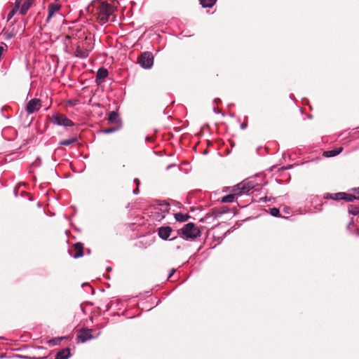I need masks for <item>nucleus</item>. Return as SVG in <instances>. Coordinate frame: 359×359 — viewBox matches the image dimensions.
Listing matches in <instances>:
<instances>
[{
  "mask_svg": "<svg viewBox=\"0 0 359 359\" xmlns=\"http://www.w3.org/2000/svg\"><path fill=\"white\" fill-rule=\"evenodd\" d=\"M41 107V100L39 99L30 100L26 106V111L29 114H32L40 109Z\"/></svg>",
  "mask_w": 359,
  "mask_h": 359,
  "instance_id": "0eeeda50",
  "label": "nucleus"
},
{
  "mask_svg": "<svg viewBox=\"0 0 359 359\" xmlns=\"http://www.w3.org/2000/svg\"><path fill=\"white\" fill-rule=\"evenodd\" d=\"M182 237L185 240L194 239L201 234L200 230L194 223H188L181 229Z\"/></svg>",
  "mask_w": 359,
  "mask_h": 359,
  "instance_id": "f257e3e1",
  "label": "nucleus"
},
{
  "mask_svg": "<svg viewBox=\"0 0 359 359\" xmlns=\"http://www.w3.org/2000/svg\"><path fill=\"white\" fill-rule=\"evenodd\" d=\"M60 9V6L57 4H51L48 6V15L47 18V21L48 22L50 19L53 16V15L57 12Z\"/></svg>",
  "mask_w": 359,
  "mask_h": 359,
  "instance_id": "ddd939ff",
  "label": "nucleus"
},
{
  "mask_svg": "<svg viewBox=\"0 0 359 359\" xmlns=\"http://www.w3.org/2000/svg\"><path fill=\"white\" fill-rule=\"evenodd\" d=\"M76 141H77V139L76 137H72L70 139L62 140L60 142V144L63 145V146H69V145L76 142Z\"/></svg>",
  "mask_w": 359,
  "mask_h": 359,
  "instance_id": "4be33fe9",
  "label": "nucleus"
},
{
  "mask_svg": "<svg viewBox=\"0 0 359 359\" xmlns=\"http://www.w3.org/2000/svg\"><path fill=\"white\" fill-rule=\"evenodd\" d=\"M90 51V49L79 45L75 50L74 55L82 59L86 58L89 55Z\"/></svg>",
  "mask_w": 359,
  "mask_h": 359,
  "instance_id": "1a4fd4ad",
  "label": "nucleus"
},
{
  "mask_svg": "<svg viewBox=\"0 0 359 359\" xmlns=\"http://www.w3.org/2000/svg\"><path fill=\"white\" fill-rule=\"evenodd\" d=\"M139 193V189L137 188L133 190V194H137Z\"/></svg>",
  "mask_w": 359,
  "mask_h": 359,
  "instance_id": "2f4dec72",
  "label": "nucleus"
},
{
  "mask_svg": "<svg viewBox=\"0 0 359 359\" xmlns=\"http://www.w3.org/2000/svg\"><path fill=\"white\" fill-rule=\"evenodd\" d=\"M346 196V193L344 192H338V193H335V194H330V193H327L324 195V198H331V199H333V200H335V201H340V200H343V198H344V197Z\"/></svg>",
  "mask_w": 359,
  "mask_h": 359,
  "instance_id": "9b49d317",
  "label": "nucleus"
},
{
  "mask_svg": "<svg viewBox=\"0 0 359 359\" xmlns=\"http://www.w3.org/2000/svg\"><path fill=\"white\" fill-rule=\"evenodd\" d=\"M18 11V8H13V9L9 12L7 16V21H9L12 19V18L15 15V14Z\"/></svg>",
  "mask_w": 359,
  "mask_h": 359,
  "instance_id": "393cba45",
  "label": "nucleus"
},
{
  "mask_svg": "<svg viewBox=\"0 0 359 359\" xmlns=\"http://www.w3.org/2000/svg\"><path fill=\"white\" fill-rule=\"evenodd\" d=\"M114 131H116L115 128H109V129L104 130L103 133L105 134H109V133H113Z\"/></svg>",
  "mask_w": 359,
  "mask_h": 359,
  "instance_id": "bb28decb",
  "label": "nucleus"
},
{
  "mask_svg": "<svg viewBox=\"0 0 359 359\" xmlns=\"http://www.w3.org/2000/svg\"><path fill=\"white\" fill-rule=\"evenodd\" d=\"M77 337L81 342L84 343L86 341L90 340L93 338L92 330L83 329L79 331Z\"/></svg>",
  "mask_w": 359,
  "mask_h": 359,
  "instance_id": "6e6552de",
  "label": "nucleus"
},
{
  "mask_svg": "<svg viewBox=\"0 0 359 359\" xmlns=\"http://www.w3.org/2000/svg\"><path fill=\"white\" fill-rule=\"evenodd\" d=\"M50 121L53 124L65 127H72L74 123L68 118L65 114L55 113L52 115Z\"/></svg>",
  "mask_w": 359,
  "mask_h": 359,
  "instance_id": "7ed1b4c3",
  "label": "nucleus"
},
{
  "mask_svg": "<svg viewBox=\"0 0 359 359\" xmlns=\"http://www.w3.org/2000/svg\"><path fill=\"white\" fill-rule=\"evenodd\" d=\"M70 355V349L63 348L57 353L55 359H68Z\"/></svg>",
  "mask_w": 359,
  "mask_h": 359,
  "instance_id": "4468645a",
  "label": "nucleus"
},
{
  "mask_svg": "<svg viewBox=\"0 0 359 359\" xmlns=\"http://www.w3.org/2000/svg\"><path fill=\"white\" fill-rule=\"evenodd\" d=\"M354 195H355L357 199H359V187L353 189Z\"/></svg>",
  "mask_w": 359,
  "mask_h": 359,
  "instance_id": "cd10ccee",
  "label": "nucleus"
},
{
  "mask_svg": "<svg viewBox=\"0 0 359 359\" xmlns=\"http://www.w3.org/2000/svg\"><path fill=\"white\" fill-rule=\"evenodd\" d=\"M68 102L70 105L74 106L77 104L78 101L76 100H69Z\"/></svg>",
  "mask_w": 359,
  "mask_h": 359,
  "instance_id": "c756f323",
  "label": "nucleus"
},
{
  "mask_svg": "<svg viewBox=\"0 0 359 359\" xmlns=\"http://www.w3.org/2000/svg\"><path fill=\"white\" fill-rule=\"evenodd\" d=\"M260 201H266V197H264V198H261L259 199Z\"/></svg>",
  "mask_w": 359,
  "mask_h": 359,
  "instance_id": "473e14b6",
  "label": "nucleus"
},
{
  "mask_svg": "<svg viewBox=\"0 0 359 359\" xmlns=\"http://www.w3.org/2000/svg\"><path fill=\"white\" fill-rule=\"evenodd\" d=\"M344 198H343V200H344L346 201H350V202L353 201L355 199H357L355 195L351 194H346V196Z\"/></svg>",
  "mask_w": 359,
  "mask_h": 359,
  "instance_id": "b1692460",
  "label": "nucleus"
},
{
  "mask_svg": "<svg viewBox=\"0 0 359 359\" xmlns=\"http://www.w3.org/2000/svg\"><path fill=\"white\" fill-rule=\"evenodd\" d=\"M270 213L273 217H278L279 215L280 211L276 208H273L270 210Z\"/></svg>",
  "mask_w": 359,
  "mask_h": 359,
  "instance_id": "a878e982",
  "label": "nucleus"
},
{
  "mask_svg": "<svg viewBox=\"0 0 359 359\" xmlns=\"http://www.w3.org/2000/svg\"><path fill=\"white\" fill-rule=\"evenodd\" d=\"M75 254L72 256L74 258H79L83 255V245L81 243H76L74 246Z\"/></svg>",
  "mask_w": 359,
  "mask_h": 359,
  "instance_id": "2eb2a0df",
  "label": "nucleus"
},
{
  "mask_svg": "<svg viewBox=\"0 0 359 359\" xmlns=\"http://www.w3.org/2000/svg\"><path fill=\"white\" fill-rule=\"evenodd\" d=\"M108 70L105 68H100L97 70V75H96V82L100 83L104 79H106L108 76Z\"/></svg>",
  "mask_w": 359,
  "mask_h": 359,
  "instance_id": "f8f14e48",
  "label": "nucleus"
},
{
  "mask_svg": "<svg viewBox=\"0 0 359 359\" xmlns=\"http://www.w3.org/2000/svg\"><path fill=\"white\" fill-rule=\"evenodd\" d=\"M112 11V7L107 3H102L99 6L97 15L101 24H104L109 20Z\"/></svg>",
  "mask_w": 359,
  "mask_h": 359,
  "instance_id": "f03ea898",
  "label": "nucleus"
},
{
  "mask_svg": "<svg viewBox=\"0 0 359 359\" xmlns=\"http://www.w3.org/2000/svg\"><path fill=\"white\" fill-rule=\"evenodd\" d=\"M172 232V229L170 226L160 227L158 231V234L160 238L163 240H167Z\"/></svg>",
  "mask_w": 359,
  "mask_h": 359,
  "instance_id": "9d476101",
  "label": "nucleus"
},
{
  "mask_svg": "<svg viewBox=\"0 0 359 359\" xmlns=\"http://www.w3.org/2000/svg\"><path fill=\"white\" fill-rule=\"evenodd\" d=\"M134 181H135V183H137V185L138 186L139 184H140L139 180L137 179H135Z\"/></svg>",
  "mask_w": 359,
  "mask_h": 359,
  "instance_id": "72a5a7b5",
  "label": "nucleus"
},
{
  "mask_svg": "<svg viewBox=\"0 0 359 359\" xmlns=\"http://www.w3.org/2000/svg\"><path fill=\"white\" fill-rule=\"evenodd\" d=\"M241 128H245V125H243H243L241 126Z\"/></svg>",
  "mask_w": 359,
  "mask_h": 359,
  "instance_id": "c9c22d12",
  "label": "nucleus"
},
{
  "mask_svg": "<svg viewBox=\"0 0 359 359\" xmlns=\"http://www.w3.org/2000/svg\"><path fill=\"white\" fill-rule=\"evenodd\" d=\"M342 147H339L332 150L324 151V156L326 157H334L342 151Z\"/></svg>",
  "mask_w": 359,
  "mask_h": 359,
  "instance_id": "dca6fc26",
  "label": "nucleus"
},
{
  "mask_svg": "<svg viewBox=\"0 0 359 359\" xmlns=\"http://www.w3.org/2000/svg\"><path fill=\"white\" fill-rule=\"evenodd\" d=\"M169 205L168 203H161L158 207L154 208V212H152L153 217L157 221H161L165 218L169 211Z\"/></svg>",
  "mask_w": 359,
  "mask_h": 359,
  "instance_id": "423d86ee",
  "label": "nucleus"
},
{
  "mask_svg": "<svg viewBox=\"0 0 359 359\" xmlns=\"http://www.w3.org/2000/svg\"><path fill=\"white\" fill-rule=\"evenodd\" d=\"M175 272V269H172L170 271V273L168 275V278H170L173 274Z\"/></svg>",
  "mask_w": 359,
  "mask_h": 359,
  "instance_id": "7c9ffc66",
  "label": "nucleus"
},
{
  "mask_svg": "<svg viewBox=\"0 0 359 359\" xmlns=\"http://www.w3.org/2000/svg\"><path fill=\"white\" fill-rule=\"evenodd\" d=\"M22 1V0H15V6L13 8H18V10Z\"/></svg>",
  "mask_w": 359,
  "mask_h": 359,
  "instance_id": "c85d7f7f",
  "label": "nucleus"
},
{
  "mask_svg": "<svg viewBox=\"0 0 359 359\" xmlns=\"http://www.w3.org/2000/svg\"><path fill=\"white\" fill-rule=\"evenodd\" d=\"M236 195H238V194L236 192H233V194H231L224 196H222L220 199L221 202L228 203H232L234 201L235 196Z\"/></svg>",
  "mask_w": 359,
  "mask_h": 359,
  "instance_id": "f3484780",
  "label": "nucleus"
},
{
  "mask_svg": "<svg viewBox=\"0 0 359 359\" xmlns=\"http://www.w3.org/2000/svg\"><path fill=\"white\" fill-rule=\"evenodd\" d=\"M31 4L32 3L29 0H25L20 8V13L22 15H25L29 9Z\"/></svg>",
  "mask_w": 359,
  "mask_h": 359,
  "instance_id": "a211bd4d",
  "label": "nucleus"
},
{
  "mask_svg": "<svg viewBox=\"0 0 359 359\" xmlns=\"http://www.w3.org/2000/svg\"><path fill=\"white\" fill-rule=\"evenodd\" d=\"M12 36H13V35H12V34H10L8 35V38H11Z\"/></svg>",
  "mask_w": 359,
  "mask_h": 359,
  "instance_id": "f704fd0d",
  "label": "nucleus"
},
{
  "mask_svg": "<svg viewBox=\"0 0 359 359\" xmlns=\"http://www.w3.org/2000/svg\"><path fill=\"white\" fill-rule=\"evenodd\" d=\"M118 118V114L116 111H111L109 114V121L111 122L116 121Z\"/></svg>",
  "mask_w": 359,
  "mask_h": 359,
  "instance_id": "5701e85b",
  "label": "nucleus"
},
{
  "mask_svg": "<svg viewBox=\"0 0 359 359\" xmlns=\"http://www.w3.org/2000/svg\"><path fill=\"white\" fill-rule=\"evenodd\" d=\"M140 65L144 69H150L154 64V56L150 52H144L138 58Z\"/></svg>",
  "mask_w": 359,
  "mask_h": 359,
  "instance_id": "39448f33",
  "label": "nucleus"
},
{
  "mask_svg": "<svg viewBox=\"0 0 359 359\" xmlns=\"http://www.w3.org/2000/svg\"><path fill=\"white\" fill-rule=\"evenodd\" d=\"M255 187V184L252 182L243 181L237 185L234 186L232 189L233 192H236L238 195L248 194L249 192Z\"/></svg>",
  "mask_w": 359,
  "mask_h": 359,
  "instance_id": "20e7f679",
  "label": "nucleus"
},
{
  "mask_svg": "<svg viewBox=\"0 0 359 359\" xmlns=\"http://www.w3.org/2000/svg\"><path fill=\"white\" fill-rule=\"evenodd\" d=\"M175 218L177 221L182 222L187 221L189 218V216L187 214L178 212L175 214Z\"/></svg>",
  "mask_w": 359,
  "mask_h": 359,
  "instance_id": "aec40b11",
  "label": "nucleus"
},
{
  "mask_svg": "<svg viewBox=\"0 0 359 359\" xmlns=\"http://www.w3.org/2000/svg\"><path fill=\"white\" fill-rule=\"evenodd\" d=\"M200 4L203 8H211L215 5L217 0H199Z\"/></svg>",
  "mask_w": 359,
  "mask_h": 359,
  "instance_id": "6ab92c4d",
  "label": "nucleus"
},
{
  "mask_svg": "<svg viewBox=\"0 0 359 359\" xmlns=\"http://www.w3.org/2000/svg\"><path fill=\"white\" fill-rule=\"evenodd\" d=\"M348 212L353 215H357L359 214V204L358 205H350L348 208Z\"/></svg>",
  "mask_w": 359,
  "mask_h": 359,
  "instance_id": "412c9836",
  "label": "nucleus"
}]
</instances>
